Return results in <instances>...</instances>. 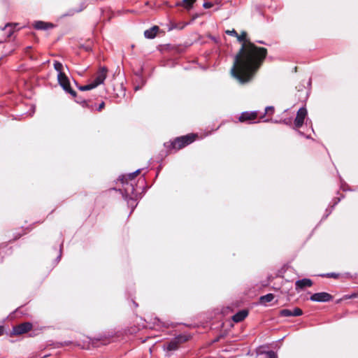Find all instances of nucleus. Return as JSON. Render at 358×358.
<instances>
[{"mask_svg":"<svg viewBox=\"0 0 358 358\" xmlns=\"http://www.w3.org/2000/svg\"><path fill=\"white\" fill-rule=\"evenodd\" d=\"M246 36L245 31H242L236 36L243 44L235 57L231 70L232 76L241 84L248 83L252 79L267 55L266 48L256 46L248 41Z\"/></svg>","mask_w":358,"mask_h":358,"instance_id":"nucleus-1","label":"nucleus"},{"mask_svg":"<svg viewBox=\"0 0 358 358\" xmlns=\"http://www.w3.org/2000/svg\"><path fill=\"white\" fill-rule=\"evenodd\" d=\"M140 169L136 170V171L129 173L127 176H122L120 177V180L122 181V183L124 185V193L123 198L127 200L129 205H131L134 203V199L133 196L134 195L135 188L134 185L132 182H129L127 180H132L139 173Z\"/></svg>","mask_w":358,"mask_h":358,"instance_id":"nucleus-2","label":"nucleus"},{"mask_svg":"<svg viewBox=\"0 0 358 358\" xmlns=\"http://www.w3.org/2000/svg\"><path fill=\"white\" fill-rule=\"evenodd\" d=\"M194 134H188L186 136L178 137L174 141L169 142L173 149L179 150L192 143L195 139ZM169 143H164L165 146H168Z\"/></svg>","mask_w":358,"mask_h":358,"instance_id":"nucleus-3","label":"nucleus"},{"mask_svg":"<svg viewBox=\"0 0 358 358\" xmlns=\"http://www.w3.org/2000/svg\"><path fill=\"white\" fill-rule=\"evenodd\" d=\"M57 80L59 84L66 92L69 93L73 96H76V91L71 89L69 80L65 74H60L59 76H57Z\"/></svg>","mask_w":358,"mask_h":358,"instance_id":"nucleus-4","label":"nucleus"},{"mask_svg":"<svg viewBox=\"0 0 358 358\" xmlns=\"http://www.w3.org/2000/svg\"><path fill=\"white\" fill-rule=\"evenodd\" d=\"M187 339L188 338L187 336L179 335L167 343L166 350L169 351L176 350L181 343L185 342Z\"/></svg>","mask_w":358,"mask_h":358,"instance_id":"nucleus-5","label":"nucleus"},{"mask_svg":"<svg viewBox=\"0 0 358 358\" xmlns=\"http://www.w3.org/2000/svg\"><path fill=\"white\" fill-rule=\"evenodd\" d=\"M333 299V296L327 292H318L312 294L310 299L316 302H328Z\"/></svg>","mask_w":358,"mask_h":358,"instance_id":"nucleus-6","label":"nucleus"},{"mask_svg":"<svg viewBox=\"0 0 358 358\" xmlns=\"http://www.w3.org/2000/svg\"><path fill=\"white\" fill-rule=\"evenodd\" d=\"M15 26L13 24L8 23L3 28L0 29V35L3 36V39L0 41V43L3 42L12 36L15 31Z\"/></svg>","mask_w":358,"mask_h":358,"instance_id":"nucleus-7","label":"nucleus"},{"mask_svg":"<svg viewBox=\"0 0 358 358\" xmlns=\"http://www.w3.org/2000/svg\"><path fill=\"white\" fill-rule=\"evenodd\" d=\"M307 115V110L306 108H301L296 114V117L294 120V127L298 129L300 128L304 122V120Z\"/></svg>","mask_w":358,"mask_h":358,"instance_id":"nucleus-8","label":"nucleus"},{"mask_svg":"<svg viewBox=\"0 0 358 358\" xmlns=\"http://www.w3.org/2000/svg\"><path fill=\"white\" fill-rule=\"evenodd\" d=\"M32 328V324L30 322H24L15 326L13 329V332L15 335H21L30 331Z\"/></svg>","mask_w":358,"mask_h":358,"instance_id":"nucleus-9","label":"nucleus"},{"mask_svg":"<svg viewBox=\"0 0 358 358\" xmlns=\"http://www.w3.org/2000/svg\"><path fill=\"white\" fill-rule=\"evenodd\" d=\"M107 72H108V69L104 66L101 67L99 69V70L98 71V72L96 74L94 80L92 81L94 83V84L96 85V87L103 83V82L107 76Z\"/></svg>","mask_w":358,"mask_h":358,"instance_id":"nucleus-10","label":"nucleus"},{"mask_svg":"<svg viewBox=\"0 0 358 358\" xmlns=\"http://www.w3.org/2000/svg\"><path fill=\"white\" fill-rule=\"evenodd\" d=\"M303 314V311L299 308H294L293 310L289 309H282L279 312L281 317L300 316Z\"/></svg>","mask_w":358,"mask_h":358,"instance_id":"nucleus-11","label":"nucleus"},{"mask_svg":"<svg viewBox=\"0 0 358 358\" xmlns=\"http://www.w3.org/2000/svg\"><path fill=\"white\" fill-rule=\"evenodd\" d=\"M257 117V113L255 112H243L239 117L240 122L252 121Z\"/></svg>","mask_w":358,"mask_h":358,"instance_id":"nucleus-12","label":"nucleus"},{"mask_svg":"<svg viewBox=\"0 0 358 358\" xmlns=\"http://www.w3.org/2000/svg\"><path fill=\"white\" fill-rule=\"evenodd\" d=\"M313 285V282L310 279L303 278L295 282V288L296 290L302 289L305 287H310Z\"/></svg>","mask_w":358,"mask_h":358,"instance_id":"nucleus-13","label":"nucleus"},{"mask_svg":"<svg viewBox=\"0 0 358 358\" xmlns=\"http://www.w3.org/2000/svg\"><path fill=\"white\" fill-rule=\"evenodd\" d=\"M248 315V312L246 310H242L236 313L233 315L232 320L235 322H240L243 321Z\"/></svg>","mask_w":358,"mask_h":358,"instance_id":"nucleus-14","label":"nucleus"},{"mask_svg":"<svg viewBox=\"0 0 358 358\" xmlns=\"http://www.w3.org/2000/svg\"><path fill=\"white\" fill-rule=\"evenodd\" d=\"M159 30V27L157 26H154L150 29H148L144 31V36L147 38H154L157 33Z\"/></svg>","mask_w":358,"mask_h":358,"instance_id":"nucleus-15","label":"nucleus"},{"mask_svg":"<svg viewBox=\"0 0 358 358\" xmlns=\"http://www.w3.org/2000/svg\"><path fill=\"white\" fill-rule=\"evenodd\" d=\"M274 299V294L269 293L266 295L262 296L259 298V302L261 304L266 305L267 303L272 301Z\"/></svg>","mask_w":358,"mask_h":358,"instance_id":"nucleus-16","label":"nucleus"},{"mask_svg":"<svg viewBox=\"0 0 358 358\" xmlns=\"http://www.w3.org/2000/svg\"><path fill=\"white\" fill-rule=\"evenodd\" d=\"M34 28L39 30L47 29L48 27H52V25L45 23L43 21H37L34 23Z\"/></svg>","mask_w":358,"mask_h":358,"instance_id":"nucleus-17","label":"nucleus"},{"mask_svg":"<svg viewBox=\"0 0 358 358\" xmlns=\"http://www.w3.org/2000/svg\"><path fill=\"white\" fill-rule=\"evenodd\" d=\"M54 68L58 72V74L57 76H59L60 74H65L64 72H63V64L58 62V61H55L54 62Z\"/></svg>","mask_w":358,"mask_h":358,"instance_id":"nucleus-18","label":"nucleus"},{"mask_svg":"<svg viewBox=\"0 0 358 358\" xmlns=\"http://www.w3.org/2000/svg\"><path fill=\"white\" fill-rule=\"evenodd\" d=\"M195 1L196 0H182V3L186 9L189 10L192 8Z\"/></svg>","mask_w":358,"mask_h":358,"instance_id":"nucleus-19","label":"nucleus"},{"mask_svg":"<svg viewBox=\"0 0 358 358\" xmlns=\"http://www.w3.org/2000/svg\"><path fill=\"white\" fill-rule=\"evenodd\" d=\"M96 87V85L94 84L93 82H92L91 83L88 84V85H83V86H80L79 87V89L81 90V91H87V90H92L94 88Z\"/></svg>","mask_w":358,"mask_h":358,"instance_id":"nucleus-20","label":"nucleus"},{"mask_svg":"<svg viewBox=\"0 0 358 358\" xmlns=\"http://www.w3.org/2000/svg\"><path fill=\"white\" fill-rule=\"evenodd\" d=\"M266 358H278V357L273 351H268L266 352Z\"/></svg>","mask_w":358,"mask_h":358,"instance_id":"nucleus-21","label":"nucleus"},{"mask_svg":"<svg viewBox=\"0 0 358 358\" xmlns=\"http://www.w3.org/2000/svg\"><path fill=\"white\" fill-rule=\"evenodd\" d=\"M225 33L228 35H230V36H238V33L236 32V31L235 29H232V30H227L225 31Z\"/></svg>","mask_w":358,"mask_h":358,"instance_id":"nucleus-22","label":"nucleus"},{"mask_svg":"<svg viewBox=\"0 0 358 358\" xmlns=\"http://www.w3.org/2000/svg\"><path fill=\"white\" fill-rule=\"evenodd\" d=\"M274 113V107L267 106L265 108V113L273 114Z\"/></svg>","mask_w":358,"mask_h":358,"instance_id":"nucleus-23","label":"nucleus"},{"mask_svg":"<svg viewBox=\"0 0 358 358\" xmlns=\"http://www.w3.org/2000/svg\"><path fill=\"white\" fill-rule=\"evenodd\" d=\"M214 6V3L210 1L205 2L203 4V8H212Z\"/></svg>","mask_w":358,"mask_h":358,"instance_id":"nucleus-24","label":"nucleus"},{"mask_svg":"<svg viewBox=\"0 0 358 358\" xmlns=\"http://www.w3.org/2000/svg\"><path fill=\"white\" fill-rule=\"evenodd\" d=\"M76 102L80 103L83 107L90 108V106L88 105L87 101H85V100H83V101L76 100Z\"/></svg>","mask_w":358,"mask_h":358,"instance_id":"nucleus-25","label":"nucleus"},{"mask_svg":"<svg viewBox=\"0 0 358 358\" xmlns=\"http://www.w3.org/2000/svg\"><path fill=\"white\" fill-rule=\"evenodd\" d=\"M326 276L330 277V278H337L339 276V274L336 273H327L326 275Z\"/></svg>","mask_w":358,"mask_h":358,"instance_id":"nucleus-26","label":"nucleus"},{"mask_svg":"<svg viewBox=\"0 0 358 358\" xmlns=\"http://www.w3.org/2000/svg\"><path fill=\"white\" fill-rule=\"evenodd\" d=\"M105 107V103L103 101H102L99 105V107L97 108V110L98 111H101L103 108Z\"/></svg>","mask_w":358,"mask_h":358,"instance_id":"nucleus-27","label":"nucleus"},{"mask_svg":"<svg viewBox=\"0 0 358 358\" xmlns=\"http://www.w3.org/2000/svg\"><path fill=\"white\" fill-rule=\"evenodd\" d=\"M3 327L2 326H0V336L3 334Z\"/></svg>","mask_w":358,"mask_h":358,"instance_id":"nucleus-28","label":"nucleus"},{"mask_svg":"<svg viewBox=\"0 0 358 358\" xmlns=\"http://www.w3.org/2000/svg\"><path fill=\"white\" fill-rule=\"evenodd\" d=\"M83 10V8H80L79 10H74L71 15H73L74 13H78V12H80Z\"/></svg>","mask_w":358,"mask_h":358,"instance_id":"nucleus-29","label":"nucleus"},{"mask_svg":"<svg viewBox=\"0 0 358 358\" xmlns=\"http://www.w3.org/2000/svg\"><path fill=\"white\" fill-rule=\"evenodd\" d=\"M257 43L264 44V43L262 41H258Z\"/></svg>","mask_w":358,"mask_h":358,"instance_id":"nucleus-30","label":"nucleus"},{"mask_svg":"<svg viewBox=\"0 0 358 358\" xmlns=\"http://www.w3.org/2000/svg\"><path fill=\"white\" fill-rule=\"evenodd\" d=\"M139 89V87H135V90H138Z\"/></svg>","mask_w":358,"mask_h":358,"instance_id":"nucleus-31","label":"nucleus"},{"mask_svg":"<svg viewBox=\"0 0 358 358\" xmlns=\"http://www.w3.org/2000/svg\"><path fill=\"white\" fill-rule=\"evenodd\" d=\"M120 192H122V194H123V193H124V189H123V190H122V189H120Z\"/></svg>","mask_w":358,"mask_h":358,"instance_id":"nucleus-32","label":"nucleus"},{"mask_svg":"<svg viewBox=\"0 0 358 358\" xmlns=\"http://www.w3.org/2000/svg\"><path fill=\"white\" fill-rule=\"evenodd\" d=\"M62 245H61L60 248H59L60 252L62 251Z\"/></svg>","mask_w":358,"mask_h":358,"instance_id":"nucleus-33","label":"nucleus"},{"mask_svg":"<svg viewBox=\"0 0 358 358\" xmlns=\"http://www.w3.org/2000/svg\"><path fill=\"white\" fill-rule=\"evenodd\" d=\"M60 257H61V254L59 255L58 259H60Z\"/></svg>","mask_w":358,"mask_h":358,"instance_id":"nucleus-34","label":"nucleus"}]
</instances>
